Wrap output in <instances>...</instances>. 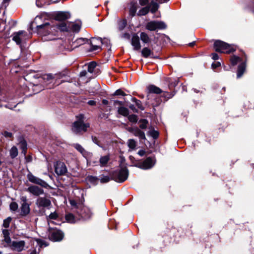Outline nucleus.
<instances>
[{
	"instance_id": "nucleus-56",
	"label": "nucleus",
	"mask_w": 254,
	"mask_h": 254,
	"mask_svg": "<svg viewBox=\"0 0 254 254\" xmlns=\"http://www.w3.org/2000/svg\"><path fill=\"white\" fill-rule=\"evenodd\" d=\"M212 58L214 60H218L219 58L218 54L216 53H212Z\"/></svg>"
},
{
	"instance_id": "nucleus-12",
	"label": "nucleus",
	"mask_w": 254,
	"mask_h": 254,
	"mask_svg": "<svg viewBox=\"0 0 254 254\" xmlns=\"http://www.w3.org/2000/svg\"><path fill=\"white\" fill-rule=\"evenodd\" d=\"M67 168L65 164L61 161H58L55 165V171L59 176L64 175L67 172Z\"/></svg>"
},
{
	"instance_id": "nucleus-48",
	"label": "nucleus",
	"mask_w": 254,
	"mask_h": 254,
	"mask_svg": "<svg viewBox=\"0 0 254 254\" xmlns=\"http://www.w3.org/2000/svg\"><path fill=\"white\" fill-rule=\"evenodd\" d=\"M115 95L126 96V94L121 89H118L114 93Z\"/></svg>"
},
{
	"instance_id": "nucleus-20",
	"label": "nucleus",
	"mask_w": 254,
	"mask_h": 254,
	"mask_svg": "<svg viewBox=\"0 0 254 254\" xmlns=\"http://www.w3.org/2000/svg\"><path fill=\"white\" fill-rule=\"evenodd\" d=\"M64 237L63 233L59 230L54 231L51 235V239L54 241H60Z\"/></svg>"
},
{
	"instance_id": "nucleus-16",
	"label": "nucleus",
	"mask_w": 254,
	"mask_h": 254,
	"mask_svg": "<svg viewBox=\"0 0 254 254\" xmlns=\"http://www.w3.org/2000/svg\"><path fill=\"white\" fill-rule=\"evenodd\" d=\"M70 17V13L66 11H58L55 14V19L61 21H65Z\"/></svg>"
},
{
	"instance_id": "nucleus-3",
	"label": "nucleus",
	"mask_w": 254,
	"mask_h": 254,
	"mask_svg": "<svg viewBox=\"0 0 254 254\" xmlns=\"http://www.w3.org/2000/svg\"><path fill=\"white\" fill-rule=\"evenodd\" d=\"M81 26V22L80 20H77L74 22H62L58 25V28L63 31L78 32L80 30Z\"/></svg>"
},
{
	"instance_id": "nucleus-53",
	"label": "nucleus",
	"mask_w": 254,
	"mask_h": 254,
	"mask_svg": "<svg viewBox=\"0 0 254 254\" xmlns=\"http://www.w3.org/2000/svg\"><path fill=\"white\" fill-rule=\"evenodd\" d=\"M139 4L142 5L144 6L146 5L148 3V0H139Z\"/></svg>"
},
{
	"instance_id": "nucleus-44",
	"label": "nucleus",
	"mask_w": 254,
	"mask_h": 254,
	"mask_svg": "<svg viewBox=\"0 0 254 254\" xmlns=\"http://www.w3.org/2000/svg\"><path fill=\"white\" fill-rule=\"evenodd\" d=\"M128 120L132 123H136L137 122V116L136 115L132 114L128 116Z\"/></svg>"
},
{
	"instance_id": "nucleus-60",
	"label": "nucleus",
	"mask_w": 254,
	"mask_h": 254,
	"mask_svg": "<svg viewBox=\"0 0 254 254\" xmlns=\"http://www.w3.org/2000/svg\"><path fill=\"white\" fill-rule=\"evenodd\" d=\"M138 155H139L140 156H142L144 155L145 154V152L144 151L142 150H139L138 152Z\"/></svg>"
},
{
	"instance_id": "nucleus-50",
	"label": "nucleus",
	"mask_w": 254,
	"mask_h": 254,
	"mask_svg": "<svg viewBox=\"0 0 254 254\" xmlns=\"http://www.w3.org/2000/svg\"><path fill=\"white\" fill-rule=\"evenodd\" d=\"M3 135L6 138L11 139L13 137V135L12 133L9 132L7 131H4L3 133Z\"/></svg>"
},
{
	"instance_id": "nucleus-7",
	"label": "nucleus",
	"mask_w": 254,
	"mask_h": 254,
	"mask_svg": "<svg viewBox=\"0 0 254 254\" xmlns=\"http://www.w3.org/2000/svg\"><path fill=\"white\" fill-rule=\"evenodd\" d=\"M166 28L165 23L162 21H152L149 22L146 25V28L150 31L158 29H164Z\"/></svg>"
},
{
	"instance_id": "nucleus-61",
	"label": "nucleus",
	"mask_w": 254,
	"mask_h": 254,
	"mask_svg": "<svg viewBox=\"0 0 254 254\" xmlns=\"http://www.w3.org/2000/svg\"><path fill=\"white\" fill-rule=\"evenodd\" d=\"M97 179H97V178L94 177H91L90 178V181L91 182H94L96 181L97 180Z\"/></svg>"
},
{
	"instance_id": "nucleus-52",
	"label": "nucleus",
	"mask_w": 254,
	"mask_h": 254,
	"mask_svg": "<svg viewBox=\"0 0 254 254\" xmlns=\"http://www.w3.org/2000/svg\"><path fill=\"white\" fill-rule=\"evenodd\" d=\"M221 65L220 64V63L219 62H215V63H213L212 64V67L213 68V69H215L219 66H220Z\"/></svg>"
},
{
	"instance_id": "nucleus-62",
	"label": "nucleus",
	"mask_w": 254,
	"mask_h": 254,
	"mask_svg": "<svg viewBox=\"0 0 254 254\" xmlns=\"http://www.w3.org/2000/svg\"><path fill=\"white\" fill-rule=\"evenodd\" d=\"M166 95H164L165 97H166L167 99H169L171 98L173 95L169 94L168 93H166Z\"/></svg>"
},
{
	"instance_id": "nucleus-10",
	"label": "nucleus",
	"mask_w": 254,
	"mask_h": 254,
	"mask_svg": "<svg viewBox=\"0 0 254 254\" xmlns=\"http://www.w3.org/2000/svg\"><path fill=\"white\" fill-rule=\"evenodd\" d=\"M27 36V33L25 31H20L13 33L12 40L14 41L17 45H20L22 42L26 40Z\"/></svg>"
},
{
	"instance_id": "nucleus-42",
	"label": "nucleus",
	"mask_w": 254,
	"mask_h": 254,
	"mask_svg": "<svg viewBox=\"0 0 254 254\" xmlns=\"http://www.w3.org/2000/svg\"><path fill=\"white\" fill-rule=\"evenodd\" d=\"M87 41H88L87 39L81 38L77 39L75 41V43L77 45H81L85 43Z\"/></svg>"
},
{
	"instance_id": "nucleus-19",
	"label": "nucleus",
	"mask_w": 254,
	"mask_h": 254,
	"mask_svg": "<svg viewBox=\"0 0 254 254\" xmlns=\"http://www.w3.org/2000/svg\"><path fill=\"white\" fill-rule=\"evenodd\" d=\"M131 44L134 50L137 51L140 49L141 45L139 41V37L136 34H134L132 36Z\"/></svg>"
},
{
	"instance_id": "nucleus-41",
	"label": "nucleus",
	"mask_w": 254,
	"mask_h": 254,
	"mask_svg": "<svg viewBox=\"0 0 254 254\" xmlns=\"http://www.w3.org/2000/svg\"><path fill=\"white\" fill-rule=\"evenodd\" d=\"M46 17V15L43 14H41L40 15H38V16H37L35 18V20L34 21H33V24L34 23H36V24H38L39 23V20H42L43 19H45Z\"/></svg>"
},
{
	"instance_id": "nucleus-34",
	"label": "nucleus",
	"mask_w": 254,
	"mask_h": 254,
	"mask_svg": "<svg viewBox=\"0 0 254 254\" xmlns=\"http://www.w3.org/2000/svg\"><path fill=\"white\" fill-rule=\"evenodd\" d=\"M149 11V7L148 6L144 7L138 11L137 15L139 16L145 15L148 13Z\"/></svg>"
},
{
	"instance_id": "nucleus-27",
	"label": "nucleus",
	"mask_w": 254,
	"mask_h": 254,
	"mask_svg": "<svg viewBox=\"0 0 254 254\" xmlns=\"http://www.w3.org/2000/svg\"><path fill=\"white\" fill-rule=\"evenodd\" d=\"M137 10V5L135 2H131L129 7V14L131 16L135 15Z\"/></svg>"
},
{
	"instance_id": "nucleus-28",
	"label": "nucleus",
	"mask_w": 254,
	"mask_h": 254,
	"mask_svg": "<svg viewBox=\"0 0 254 254\" xmlns=\"http://www.w3.org/2000/svg\"><path fill=\"white\" fill-rule=\"evenodd\" d=\"M97 64L95 62H91L88 64V71L91 73L94 72L95 69L96 67Z\"/></svg>"
},
{
	"instance_id": "nucleus-38",
	"label": "nucleus",
	"mask_w": 254,
	"mask_h": 254,
	"mask_svg": "<svg viewBox=\"0 0 254 254\" xmlns=\"http://www.w3.org/2000/svg\"><path fill=\"white\" fill-rule=\"evenodd\" d=\"M127 145L130 149H134L136 147V142L133 139H130L127 141Z\"/></svg>"
},
{
	"instance_id": "nucleus-58",
	"label": "nucleus",
	"mask_w": 254,
	"mask_h": 254,
	"mask_svg": "<svg viewBox=\"0 0 254 254\" xmlns=\"http://www.w3.org/2000/svg\"><path fill=\"white\" fill-rule=\"evenodd\" d=\"M87 104L90 106H95L96 105V101L94 100H89Z\"/></svg>"
},
{
	"instance_id": "nucleus-30",
	"label": "nucleus",
	"mask_w": 254,
	"mask_h": 254,
	"mask_svg": "<svg viewBox=\"0 0 254 254\" xmlns=\"http://www.w3.org/2000/svg\"><path fill=\"white\" fill-rule=\"evenodd\" d=\"M65 219L66 221L71 223H74L76 222L74 216L71 213H68L65 215Z\"/></svg>"
},
{
	"instance_id": "nucleus-43",
	"label": "nucleus",
	"mask_w": 254,
	"mask_h": 254,
	"mask_svg": "<svg viewBox=\"0 0 254 254\" xmlns=\"http://www.w3.org/2000/svg\"><path fill=\"white\" fill-rule=\"evenodd\" d=\"M11 221V218L10 217H7L3 221V226L5 228H8Z\"/></svg>"
},
{
	"instance_id": "nucleus-37",
	"label": "nucleus",
	"mask_w": 254,
	"mask_h": 254,
	"mask_svg": "<svg viewBox=\"0 0 254 254\" xmlns=\"http://www.w3.org/2000/svg\"><path fill=\"white\" fill-rule=\"evenodd\" d=\"M127 24V22L126 20H120L118 21V29L119 30H123L124 28L126 27Z\"/></svg>"
},
{
	"instance_id": "nucleus-36",
	"label": "nucleus",
	"mask_w": 254,
	"mask_h": 254,
	"mask_svg": "<svg viewBox=\"0 0 254 254\" xmlns=\"http://www.w3.org/2000/svg\"><path fill=\"white\" fill-rule=\"evenodd\" d=\"M18 155V150L15 146H13L10 150V156L11 158H14Z\"/></svg>"
},
{
	"instance_id": "nucleus-11",
	"label": "nucleus",
	"mask_w": 254,
	"mask_h": 254,
	"mask_svg": "<svg viewBox=\"0 0 254 254\" xmlns=\"http://www.w3.org/2000/svg\"><path fill=\"white\" fill-rule=\"evenodd\" d=\"M20 199L21 204V214L22 215L25 216L30 212V204L27 203V198L26 196H21Z\"/></svg>"
},
{
	"instance_id": "nucleus-1",
	"label": "nucleus",
	"mask_w": 254,
	"mask_h": 254,
	"mask_svg": "<svg viewBox=\"0 0 254 254\" xmlns=\"http://www.w3.org/2000/svg\"><path fill=\"white\" fill-rule=\"evenodd\" d=\"M57 27L46 22L44 24L37 25L36 30L38 34L42 37L44 41H51L57 39Z\"/></svg>"
},
{
	"instance_id": "nucleus-14",
	"label": "nucleus",
	"mask_w": 254,
	"mask_h": 254,
	"mask_svg": "<svg viewBox=\"0 0 254 254\" xmlns=\"http://www.w3.org/2000/svg\"><path fill=\"white\" fill-rule=\"evenodd\" d=\"M64 75L62 73H58L55 74H47L42 76V79L46 84L51 83L54 79H57L62 78Z\"/></svg>"
},
{
	"instance_id": "nucleus-51",
	"label": "nucleus",
	"mask_w": 254,
	"mask_h": 254,
	"mask_svg": "<svg viewBox=\"0 0 254 254\" xmlns=\"http://www.w3.org/2000/svg\"><path fill=\"white\" fill-rule=\"evenodd\" d=\"M135 104L139 109L141 110H144V108L142 105V103L140 100H138V101L136 102H135Z\"/></svg>"
},
{
	"instance_id": "nucleus-45",
	"label": "nucleus",
	"mask_w": 254,
	"mask_h": 254,
	"mask_svg": "<svg viewBox=\"0 0 254 254\" xmlns=\"http://www.w3.org/2000/svg\"><path fill=\"white\" fill-rule=\"evenodd\" d=\"M149 134L154 138H157L159 136V132L155 130H152L149 131Z\"/></svg>"
},
{
	"instance_id": "nucleus-5",
	"label": "nucleus",
	"mask_w": 254,
	"mask_h": 254,
	"mask_svg": "<svg viewBox=\"0 0 254 254\" xmlns=\"http://www.w3.org/2000/svg\"><path fill=\"white\" fill-rule=\"evenodd\" d=\"M127 177L128 171L126 167L121 168L112 173V178L117 182H124Z\"/></svg>"
},
{
	"instance_id": "nucleus-22",
	"label": "nucleus",
	"mask_w": 254,
	"mask_h": 254,
	"mask_svg": "<svg viewBox=\"0 0 254 254\" xmlns=\"http://www.w3.org/2000/svg\"><path fill=\"white\" fill-rule=\"evenodd\" d=\"M246 69V64L244 62L239 65L237 71V78L241 77L244 74Z\"/></svg>"
},
{
	"instance_id": "nucleus-25",
	"label": "nucleus",
	"mask_w": 254,
	"mask_h": 254,
	"mask_svg": "<svg viewBox=\"0 0 254 254\" xmlns=\"http://www.w3.org/2000/svg\"><path fill=\"white\" fill-rule=\"evenodd\" d=\"M19 146L20 149L22 150V153L25 155L27 148L26 141L25 140H21L19 143Z\"/></svg>"
},
{
	"instance_id": "nucleus-59",
	"label": "nucleus",
	"mask_w": 254,
	"mask_h": 254,
	"mask_svg": "<svg viewBox=\"0 0 254 254\" xmlns=\"http://www.w3.org/2000/svg\"><path fill=\"white\" fill-rule=\"evenodd\" d=\"M129 108L132 110L133 112H137V110L135 109L134 106L133 105H130L129 106Z\"/></svg>"
},
{
	"instance_id": "nucleus-47",
	"label": "nucleus",
	"mask_w": 254,
	"mask_h": 254,
	"mask_svg": "<svg viewBox=\"0 0 254 254\" xmlns=\"http://www.w3.org/2000/svg\"><path fill=\"white\" fill-rule=\"evenodd\" d=\"M49 218L50 219L56 220L58 218V215L56 212H54L51 213L50 214V215L49 216Z\"/></svg>"
},
{
	"instance_id": "nucleus-13",
	"label": "nucleus",
	"mask_w": 254,
	"mask_h": 254,
	"mask_svg": "<svg viewBox=\"0 0 254 254\" xmlns=\"http://www.w3.org/2000/svg\"><path fill=\"white\" fill-rule=\"evenodd\" d=\"M36 204L39 208H48L51 205V202L45 197H39L36 200Z\"/></svg>"
},
{
	"instance_id": "nucleus-6",
	"label": "nucleus",
	"mask_w": 254,
	"mask_h": 254,
	"mask_svg": "<svg viewBox=\"0 0 254 254\" xmlns=\"http://www.w3.org/2000/svg\"><path fill=\"white\" fill-rule=\"evenodd\" d=\"M105 44L107 47L110 46V41L107 38H92L91 41V51H94L100 49V44Z\"/></svg>"
},
{
	"instance_id": "nucleus-39",
	"label": "nucleus",
	"mask_w": 254,
	"mask_h": 254,
	"mask_svg": "<svg viewBox=\"0 0 254 254\" xmlns=\"http://www.w3.org/2000/svg\"><path fill=\"white\" fill-rule=\"evenodd\" d=\"M148 121L146 119H141L139 121V127L141 129H145L147 128Z\"/></svg>"
},
{
	"instance_id": "nucleus-46",
	"label": "nucleus",
	"mask_w": 254,
	"mask_h": 254,
	"mask_svg": "<svg viewBox=\"0 0 254 254\" xmlns=\"http://www.w3.org/2000/svg\"><path fill=\"white\" fill-rule=\"evenodd\" d=\"M10 209L12 211H15L18 208V204L15 202H12L10 204Z\"/></svg>"
},
{
	"instance_id": "nucleus-55",
	"label": "nucleus",
	"mask_w": 254,
	"mask_h": 254,
	"mask_svg": "<svg viewBox=\"0 0 254 254\" xmlns=\"http://www.w3.org/2000/svg\"><path fill=\"white\" fill-rule=\"evenodd\" d=\"M114 105H119L121 106H123L124 105V103L122 101H118V100H116L114 101Z\"/></svg>"
},
{
	"instance_id": "nucleus-35",
	"label": "nucleus",
	"mask_w": 254,
	"mask_h": 254,
	"mask_svg": "<svg viewBox=\"0 0 254 254\" xmlns=\"http://www.w3.org/2000/svg\"><path fill=\"white\" fill-rule=\"evenodd\" d=\"M73 146L77 150H78L83 155L85 154L86 151L81 145H80L79 144H78V143H76V144H73Z\"/></svg>"
},
{
	"instance_id": "nucleus-63",
	"label": "nucleus",
	"mask_w": 254,
	"mask_h": 254,
	"mask_svg": "<svg viewBox=\"0 0 254 254\" xmlns=\"http://www.w3.org/2000/svg\"><path fill=\"white\" fill-rule=\"evenodd\" d=\"M86 74V71L85 70L82 71L80 72V75L81 76H84Z\"/></svg>"
},
{
	"instance_id": "nucleus-9",
	"label": "nucleus",
	"mask_w": 254,
	"mask_h": 254,
	"mask_svg": "<svg viewBox=\"0 0 254 254\" xmlns=\"http://www.w3.org/2000/svg\"><path fill=\"white\" fill-rule=\"evenodd\" d=\"M25 242L24 241H12L8 246L12 250L20 252L24 250Z\"/></svg>"
},
{
	"instance_id": "nucleus-4",
	"label": "nucleus",
	"mask_w": 254,
	"mask_h": 254,
	"mask_svg": "<svg viewBox=\"0 0 254 254\" xmlns=\"http://www.w3.org/2000/svg\"><path fill=\"white\" fill-rule=\"evenodd\" d=\"M214 48L216 52L229 54L235 51L230 45L222 41H216L214 44Z\"/></svg>"
},
{
	"instance_id": "nucleus-2",
	"label": "nucleus",
	"mask_w": 254,
	"mask_h": 254,
	"mask_svg": "<svg viewBox=\"0 0 254 254\" xmlns=\"http://www.w3.org/2000/svg\"><path fill=\"white\" fill-rule=\"evenodd\" d=\"M84 117L82 114L76 116V121L72 124V130L76 134L83 133L87 130L90 124L88 123L84 122Z\"/></svg>"
},
{
	"instance_id": "nucleus-64",
	"label": "nucleus",
	"mask_w": 254,
	"mask_h": 254,
	"mask_svg": "<svg viewBox=\"0 0 254 254\" xmlns=\"http://www.w3.org/2000/svg\"><path fill=\"white\" fill-rule=\"evenodd\" d=\"M26 159L27 162H30L32 160V158L30 156H29L26 157Z\"/></svg>"
},
{
	"instance_id": "nucleus-57",
	"label": "nucleus",
	"mask_w": 254,
	"mask_h": 254,
	"mask_svg": "<svg viewBox=\"0 0 254 254\" xmlns=\"http://www.w3.org/2000/svg\"><path fill=\"white\" fill-rule=\"evenodd\" d=\"M10 0H3L2 1V5L4 6L5 8L8 4V2Z\"/></svg>"
},
{
	"instance_id": "nucleus-33",
	"label": "nucleus",
	"mask_w": 254,
	"mask_h": 254,
	"mask_svg": "<svg viewBox=\"0 0 254 254\" xmlns=\"http://www.w3.org/2000/svg\"><path fill=\"white\" fill-rule=\"evenodd\" d=\"M150 9V11L152 13L155 12L158 8V4L154 1H151L149 5L148 6Z\"/></svg>"
},
{
	"instance_id": "nucleus-15",
	"label": "nucleus",
	"mask_w": 254,
	"mask_h": 254,
	"mask_svg": "<svg viewBox=\"0 0 254 254\" xmlns=\"http://www.w3.org/2000/svg\"><path fill=\"white\" fill-rule=\"evenodd\" d=\"M26 190L35 196H39L44 193V190L42 188L35 185L29 186Z\"/></svg>"
},
{
	"instance_id": "nucleus-8",
	"label": "nucleus",
	"mask_w": 254,
	"mask_h": 254,
	"mask_svg": "<svg viewBox=\"0 0 254 254\" xmlns=\"http://www.w3.org/2000/svg\"><path fill=\"white\" fill-rule=\"evenodd\" d=\"M27 179L28 180L33 183L40 186L44 188H48L49 186L45 181L34 176L32 173H29L27 175Z\"/></svg>"
},
{
	"instance_id": "nucleus-49",
	"label": "nucleus",
	"mask_w": 254,
	"mask_h": 254,
	"mask_svg": "<svg viewBox=\"0 0 254 254\" xmlns=\"http://www.w3.org/2000/svg\"><path fill=\"white\" fill-rule=\"evenodd\" d=\"M92 140L94 143H95L99 146H101L100 145V141H99V140L98 139V138L97 137L92 136Z\"/></svg>"
},
{
	"instance_id": "nucleus-24",
	"label": "nucleus",
	"mask_w": 254,
	"mask_h": 254,
	"mask_svg": "<svg viewBox=\"0 0 254 254\" xmlns=\"http://www.w3.org/2000/svg\"><path fill=\"white\" fill-rule=\"evenodd\" d=\"M118 113L120 115H121L123 116L127 117L129 114V110L127 108L123 106H121L118 108Z\"/></svg>"
},
{
	"instance_id": "nucleus-17",
	"label": "nucleus",
	"mask_w": 254,
	"mask_h": 254,
	"mask_svg": "<svg viewBox=\"0 0 254 254\" xmlns=\"http://www.w3.org/2000/svg\"><path fill=\"white\" fill-rule=\"evenodd\" d=\"M128 130L134 136L138 137L140 140L146 139L144 132L139 129L138 127H132L129 129Z\"/></svg>"
},
{
	"instance_id": "nucleus-32",
	"label": "nucleus",
	"mask_w": 254,
	"mask_h": 254,
	"mask_svg": "<svg viewBox=\"0 0 254 254\" xmlns=\"http://www.w3.org/2000/svg\"><path fill=\"white\" fill-rule=\"evenodd\" d=\"M242 61L241 59L236 56H233L230 59V62L232 65H235L238 63Z\"/></svg>"
},
{
	"instance_id": "nucleus-40",
	"label": "nucleus",
	"mask_w": 254,
	"mask_h": 254,
	"mask_svg": "<svg viewBox=\"0 0 254 254\" xmlns=\"http://www.w3.org/2000/svg\"><path fill=\"white\" fill-rule=\"evenodd\" d=\"M99 180L101 183H106L110 181V178L108 176L101 175L100 176Z\"/></svg>"
},
{
	"instance_id": "nucleus-29",
	"label": "nucleus",
	"mask_w": 254,
	"mask_h": 254,
	"mask_svg": "<svg viewBox=\"0 0 254 254\" xmlns=\"http://www.w3.org/2000/svg\"><path fill=\"white\" fill-rule=\"evenodd\" d=\"M152 53V51L147 47L143 48L141 51V54L142 56L145 58H147L150 56Z\"/></svg>"
},
{
	"instance_id": "nucleus-18",
	"label": "nucleus",
	"mask_w": 254,
	"mask_h": 254,
	"mask_svg": "<svg viewBox=\"0 0 254 254\" xmlns=\"http://www.w3.org/2000/svg\"><path fill=\"white\" fill-rule=\"evenodd\" d=\"M155 164V161L152 158H147L141 164V168L143 169H148L152 168Z\"/></svg>"
},
{
	"instance_id": "nucleus-21",
	"label": "nucleus",
	"mask_w": 254,
	"mask_h": 254,
	"mask_svg": "<svg viewBox=\"0 0 254 254\" xmlns=\"http://www.w3.org/2000/svg\"><path fill=\"white\" fill-rule=\"evenodd\" d=\"M2 234L3 235V241L5 243V247H8V246L12 242L11 240V238L9 236L10 234L9 231L7 229H3L2 230Z\"/></svg>"
},
{
	"instance_id": "nucleus-26",
	"label": "nucleus",
	"mask_w": 254,
	"mask_h": 254,
	"mask_svg": "<svg viewBox=\"0 0 254 254\" xmlns=\"http://www.w3.org/2000/svg\"><path fill=\"white\" fill-rule=\"evenodd\" d=\"M140 38L142 42L144 43H149L150 42V39L148 35L145 32H141Z\"/></svg>"
},
{
	"instance_id": "nucleus-54",
	"label": "nucleus",
	"mask_w": 254,
	"mask_h": 254,
	"mask_svg": "<svg viewBox=\"0 0 254 254\" xmlns=\"http://www.w3.org/2000/svg\"><path fill=\"white\" fill-rule=\"evenodd\" d=\"M122 37L125 39H129L130 38V35L128 33H125L122 35Z\"/></svg>"
},
{
	"instance_id": "nucleus-23",
	"label": "nucleus",
	"mask_w": 254,
	"mask_h": 254,
	"mask_svg": "<svg viewBox=\"0 0 254 254\" xmlns=\"http://www.w3.org/2000/svg\"><path fill=\"white\" fill-rule=\"evenodd\" d=\"M147 89L150 93L160 94L162 92L161 89L153 85H149Z\"/></svg>"
},
{
	"instance_id": "nucleus-31",
	"label": "nucleus",
	"mask_w": 254,
	"mask_h": 254,
	"mask_svg": "<svg viewBox=\"0 0 254 254\" xmlns=\"http://www.w3.org/2000/svg\"><path fill=\"white\" fill-rule=\"evenodd\" d=\"M109 160V156L108 155L102 156L100 159V164L101 166H105Z\"/></svg>"
}]
</instances>
